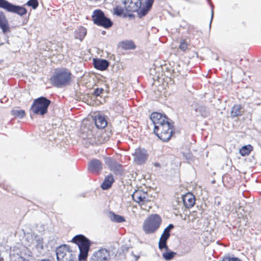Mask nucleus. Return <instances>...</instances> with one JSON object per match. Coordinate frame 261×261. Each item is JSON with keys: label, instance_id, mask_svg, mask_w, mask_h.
I'll use <instances>...</instances> for the list:
<instances>
[{"label": "nucleus", "instance_id": "1", "mask_svg": "<svg viewBox=\"0 0 261 261\" xmlns=\"http://www.w3.org/2000/svg\"><path fill=\"white\" fill-rule=\"evenodd\" d=\"M150 119L154 124V133L161 140L168 141L171 137L173 129L169 119L159 113H152Z\"/></svg>", "mask_w": 261, "mask_h": 261}, {"label": "nucleus", "instance_id": "2", "mask_svg": "<svg viewBox=\"0 0 261 261\" xmlns=\"http://www.w3.org/2000/svg\"><path fill=\"white\" fill-rule=\"evenodd\" d=\"M153 2L154 0H145L144 5H142L140 0H125L124 5L127 11H138L139 17H142L149 12Z\"/></svg>", "mask_w": 261, "mask_h": 261}, {"label": "nucleus", "instance_id": "3", "mask_svg": "<svg viewBox=\"0 0 261 261\" xmlns=\"http://www.w3.org/2000/svg\"><path fill=\"white\" fill-rule=\"evenodd\" d=\"M71 75V72L67 69H56L50 80L54 86L61 88L70 84Z\"/></svg>", "mask_w": 261, "mask_h": 261}, {"label": "nucleus", "instance_id": "4", "mask_svg": "<svg viewBox=\"0 0 261 261\" xmlns=\"http://www.w3.org/2000/svg\"><path fill=\"white\" fill-rule=\"evenodd\" d=\"M72 241L78 246L80 251L79 254V260H85L87 257L89 251L91 244L90 241L84 236L78 234L73 238Z\"/></svg>", "mask_w": 261, "mask_h": 261}, {"label": "nucleus", "instance_id": "5", "mask_svg": "<svg viewBox=\"0 0 261 261\" xmlns=\"http://www.w3.org/2000/svg\"><path fill=\"white\" fill-rule=\"evenodd\" d=\"M57 261H76L77 252L72 250L71 248L64 245L59 246L56 249Z\"/></svg>", "mask_w": 261, "mask_h": 261}, {"label": "nucleus", "instance_id": "6", "mask_svg": "<svg viewBox=\"0 0 261 261\" xmlns=\"http://www.w3.org/2000/svg\"><path fill=\"white\" fill-rule=\"evenodd\" d=\"M162 219L157 214H152L147 217L143 223V228L147 234L153 233L160 227Z\"/></svg>", "mask_w": 261, "mask_h": 261}, {"label": "nucleus", "instance_id": "7", "mask_svg": "<svg viewBox=\"0 0 261 261\" xmlns=\"http://www.w3.org/2000/svg\"><path fill=\"white\" fill-rule=\"evenodd\" d=\"M133 200L138 203L142 209L149 211L151 208V197L146 192L136 190L132 194Z\"/></svg>", "mask_w": 261, "mask_h": 261}, {"label": "nucleus", "instance_id": "8", "mask_svg": "<svg viewBox=\"0 0 261 261\" xmlns=\"http://www.w3.org/2000/svg\"><path fill=\"white\" fill-rule=\"evenodd\" d=\"M50 101L44 97H40L34 100L31 106V110L34 114L44 115L47 112Z\"/></svg>", "mask_w": 261, "mask_h": 261}, {"label": "nucleus", "instance_id": "9", "mask_svg": "<svg viewBox=\"0 0 261 261\" xmlns=\"http://www.w3.org/2000/svg\"><path fill=\"white\" fill-rule=\"evenodd\" d=\"M92 19L94 23L102 26L105 28H109L113 24L112 21L109 18L106 17L104 13L99 10H97L93 12Z\"/></svg>", "mask_w": 261, "mask_h": 261}, {"label": "nucleus", "instance_id": "10", "mask_svg": "<svg viewBox=\"0 0 261 261\" xmlns=\"http://www.w3.org/2000/svg\"><path fill=\"white\" fill-rule=\"evenodd\" d=\"M81 131V137L82 139V144L84 146L88 147L90 145L96 143V140L92 129L84 126L82 127Z\"/></svg>", "mask_w": 261, "mask_h": 261}, {"label": "nucleus", "instance_id": "11", "mask_svg": "<svg viewBox=\"0 0 261 261\" xmlns=\"http://www.w3.org/2000/svg\"><path fill=\"white\" fill-rule=\"evenodd\" d=\"M0 7L9 12L17 13L21 16L27 13V10L24 7L14 5L5 0H0Z\"/></svg>", "mask_w": 261, "mask_h": 261}, {"label": "nucleus", "instance_id": "12", "mask_svg": "<svg viewBox=\"0 0 261 261\" xmlns=\"http://www.w3.org/2000/svg\"><path fill=\"white\" fill-rule=\"evenodd\" d=\"M133 155L134 162L138 165L145 163L148 159L147 151L140 147L135 149Z\"/></svg>", "mask_w": 261, "mask_h": 261}, {"label": "nucleus", "instance_id": "13", "mask_svg": "<svg viewBox=\"0 0 261 261\" xmlns=\"http://www.w3.org/2000/svg\"><path fill=\"white\" fill-rule=\"evenodd\" d=\"M110 258L109 251L106 249H101L93 254L90 261H110Z\"/></svg>", "mask_w": 261, "mask_h": 261}, {"label": "nucleus", "instance_id": "14", "mask_svg": "<svg viewBox=\"0 0 261 261\" xmlns=\"http://www.w3.org/2000/svg\"><path fill=\"white\" fill-rule=\"evenodd\" d=\"M102 169V163L97 159H93L88 163V170L92 173H98Z\"/></svg>", "mask_w": 261, "mask_h": 261}, {"label": "nucleus", "instance_id": "15", "mask_svg": "<svg viewBox=\"0 0 261 261\" xmlns=\"http://www.w3.org/2000/svg\"><path fill=\"white\" fill-rule=\"evenodd\" d=\"M182 201L184 205L187 208L192 207L195 203V198L194 195L191 193H188L182 197Z\"/></svg>", "mask_w": 261, "mask_h": 261}, {"label": "nucleus", "instance_id": "16", "mask_svg": "<svg viewBox=\"0 0 261 261\" xmlns=\"http://www.w3.org/2000/svg\"><path fill=\"white\" fill-rule=\"evenodd\" d=\"M93 65L95 68L100 70H105L108 67L109 63L105 59H93Z\"/></svg>", "mask_w": 261, "mask_h": 261}, {"label": "nucleus", "instance_id": "17", "mask_svg": "<svg viewBox=\"0 0 261 261\" xmlns=\"http://www.w3.org/2000/svg\"><path fill=\"white\" fill-rule=\"evenodd\" d=\"M94 123L98 128H103L107 125V122L105 117L101 115L95 116Z\"/></svg>", "mask_w": 261, "mask_h": 261}, {"label": "nucleus", "instance_id": "18", "mask_svg": "<svg viewBox=\"0 0 261 261\" xmlns=\"http://www.w3.org/2000/svg\"><path fill=\"white\" fill-rule=\"evenodd\" d=\"M114 179L113 175H109L106 177L103 182L101 184V187L103 190L109 189L114 182Z\"/></svg>", "mask_w": 261, "mask_h": 261}, {"label": "nucleus", "instance_id": "19", "mask_svg": "<svg viewBox=\"0 0 261 261\" xmlns=\"http://www.w3.org/2000/svg\"><path fill=\"white\" fill-rule=\"evenodd\" d=\"M86 33L87 31L86 29L83 27H81L76 30L75 32V38L79 39L80 41H82L86 35Z\"/></svg>", "mask_w": 261, "mask_h": 261}, {"label": "nucleus", "instance_id": "20", "mask_svg": "<svg viewBox=\"0 0 261 261\" xmlns=\"http://www.w3.org/2000/svg\"><path fill=\"white\" fill-rule=\"evenodd\" d=\"M242 107L240 105H235L231 111V117H234L242 115Z\"/></svg>", "mask_w": 261, "mask_h": 261}, {"label": "nucleus", "instance_id": "21", "mask_svg": "<svg viewBox=\"0 0 261 261\" xmlns=\"http://www.w3.org/2000/svg\"><path fill=\"white\" fill-rule=\"evenodd\" d=\"M0 28L2 29L4 33L10 31L8 22L6 17L0 21Z\"/></svg>", "mask_w": 261, "mask_h": 261}, {"label": "nucleus", "instance_id": "22", "mask_svg": "<svg viewBox=\"0 0 261 261\" xmlns=\"http://www.w3.org/2000/svg\"><path fill=\"white\" fill-rule=\"evenodd\" d=\"M110 218L112 221L117 223H120L125 221V219L123 216L116 215L114 213H111Z\"/></svg>", "mask_w": 261, "mask_h": 261}, {"label": "nucleus", "instance_id": "23", "mask_svg": "<svg viewBox=\"0 0 261 261\" xmlns=\"http://www.w3.org/2000/svg\"><path fill=\"white\" fill-rule=\"evenodd\" d=\"M175 254V252L170 250L169 248H168V249H166V251L163 253V256L166 260H169L172 259Z\"/></svg>", "mask_w": 261, "mask_h": 261}, {"label": "nucleus", "instance_id": "24", "mask_svg": "<svg viewBox=\"0 0 261 261\" xmlns=\"http://www.w3.org/2000/svg\"><path fill=\"white\" fill-rule=\"evenodd\" d=\"M252 148V147L250 145L247 146H244L240 149V153L242 156L247 155L250 152Z\"/></svg>", "mask_w": 261, "mask_h": 261}, {"label": "nucleus", "instance_id": "25", "mask_svg": "<svg viewBox=\"0 0 261 261\" xmlns=\"http://www.w3.org/2000/svg\"><path fill=\"white\" fill-rule=\"evenodd\" d=\"M11 114L15 117L22 118L25 116V111L23 110L15 109L12 110Z\"/></svg>", "mask_w": 261, "mask_h": 261}, {"label": "nucleus", "instance_id": "26", "mask_svg": "<svg viewBox=\"0 0 261 261\" xmlns=\"http://www.w3.org/2000/svg\"><path fill=\"white\" fill-rule=\"evenodd\" d=\"M196 111L199 112L203 117H206L208 114L207 108L204 106H199L196 109Z\"/></svg>", "mask_w": 261, "mask_h": 261}, {"label": "nucleus", "instance_id": "27", "mask_svg": "<svg viewBox=\"0 0 261 261\" xmlns=\"http://www.w3.org/2000/svg\"><path fill=\"white\" fill-rule=\"evenodd\" d=\"M188 43L184 39H181L180 41V44L179 45V48L185 51L188 49Z\"/></svg>", "mask_w": 261, "mask_h": 261}, {"label": "nucleus", "instance_id": "28", "mask_svg": "<svg viewBox=\"0 0 261 261\" xmlns=\"http://www.w3.org/2000/svg\"><path fill=\"white\" fill-rule=\"evenodd\" d=\"M113 12L117 16H121L124 12V9L122 7L118 6L113 9Z\"/></svg>", "mask_w": 261, "mask_h": 261}, {"label": "nucleus", "instance_id": "29", "mask_svg": "<svg viewBox=\"0 0 261 261\" xmlns=\"http://www.w3.org/2000/svg\"><path fill=\"white\" fill-rule=\"evenodd\" d=\"M111 170L114 172H118L120 170V165L116 162L115 161H114L113 164L109 167Z\"/></svg>", "mask_w": 261, "mask_h": 261}, {"label": "nucleus", "instance_id": "30", "mask_svg": "<svg viewBox=\"0 0 261 261\" xmlns=\"http://www.w3.org/2000/svg\"><path fill=\"white\" fill-rule=\"evenodd\" d=\"M27 5L31 7L33 9H36L38 6V0H29L27 3Z\"/></svg>", "mask_w": 261, "mask_h": 261}, {"label": "nucleus", "instance_id": "31", "mask_svg": "<svg viewBox=\"0 0 261 261\" xmlns=\"http://www.w3.org/2000/svg\"><path fill=\"white\" fill-rule=\"evenodd\" d=\"M180 71V67L179 65H176L173 67L172 72L173 76H177Z\"/></svg>", "mask_w": 261, "mask_h": 261}, {"label": "nucleus", "instance_id": "32", "mask_svg": "<svg viewBox=\"0 0 261 261\" xmlns=\"http://www.w3.org/2000/svg\"><path fill=\"white\" fill-rule=\"evenodd\" d=\"M159 248L160 249L162 250L163 249H168V247L167 245V243L163 242L162 240H159Z\"/></svg>", "mask_w": 261, "mask_h": 261}, {"label": "nucleus", "instance_id": "33", "mask_svg": "<svg viewBox=\"0 0 261 261\" xmlns=\"http://www.w3.org/2000/svg\"><path fill=\"white\" fill-rule=\"evenodd\" d=\"M169 237H170V233H166L165 232H163V234H162V236L160 239V240H162L163 242L167 243V241L169 239Z\"/></svg>", "mask_w": 261, "mask_h": 261}, {"label": "nucleus", "instance_id": "34", "mask_svg": "<svg viewBox=\"0 0 261 261\" xmlns=\"http://www.w3.org/2000/svg\"><path fill=\"white\" fill-rule=\"evenodd\" d=\"M222 261H241L237 257H226Z\"/></svg>", "mask_w": 261, "mask_h": 261}, {"label": "nucleus", "instance_id": "35", "mask_svg": "<svg viewBox=\"0 0 261 261\" xmlns=\"http://www.w3.org/2000/svg\"><path fill=\"white\" fill-rule=\"evenodd\" d=\"M103 91V90L102 88H96V89L94 90L93 92V94L96 96H98L100 95L101 93H102Z\"/></svg>", "mask_w": 261, "mask_h": 261}, {"label": "nucleus", "instance_id": "36", "mask_svg": "<svg viewBox=\"0 0 261 261\" xmlns=\"http://www.w3.org/2000/svg\"><path fill=\"white\" fill-rule=\"evenodd\" d=\"M114 160L111 158H107L105 160L106 164L109 167L113 164Z\"/></svg>", "mask_w": 261, "mask_h": 261}, {"label": "nucleus", "instance_id": "37", "mask_svg": "<svg viewBox=\"0 0 261 261\" xmlns=\"http://www.w3.org/2000/svg\"><path fill=\"white\" fill-rule=\"evenodd\" d=\"M174 227L173 225L171 224H169L164 230V232L170 233V231Z\"/></svg>", "mask_w": 261, "mask_h": 261}, {"label": "nucleus", "instance_id": "38", "mask_svg": "<svg viewBox=\"0 0 261 261\" xmlns=\"http://www.w3.org/2000/svg\"><path fill=\"white\" fill-rule=\"evenodd\" d=\"M132 255L134 257L135 261H137L138 259L140 258L139 255H135V254H134L133 253H132Z\"/></svg>", "mask_w": 261, "mask_h": 261}, {"label": "nucleus", "instance_id": "39", "mask_svg": "<svg viewBox=\"0 0 261 261\" xmlns=\"http://www.w3.org/2000/svg\"><path fill=\"white\" fill-rule=\"evenodd\" d=\"M128 248L126 246H123L122 247V250L123 252H127L128 251Z\"/></svg>", "mask_w": 261, "mask_h": 261}, {"label": "nucleus", "instance_id": "40", "mask_svg": "<svg viewBox=\"0 0 261 261\" xmlns=\"http://www.w3.org/2000/svg\"><path fill=\"white\" fill-rule=\"evenodd\" d=\"M213 16H214V11H213V9H212V12H211V18L210 24V27L211 26V23L212 21Z\"/></svg>", "mask_w": 261, "mask_h": 261}, {"label": "nucleus", "instance_id": "41", "mask_svg": "<svg viewBox=\"0 0 261 261\" xmlns=\"http://www.w3.org/2000/svg\"><path fill=\"white\" fill-rule=\"evenodd\" d=\"M5 17V16L4 15L3 13L0 12V21Z\"/></svg>", "mask_w": 261, "mask_h": 261}, {"label": "nucleus", "instance_id": "42", "mask_svg": "<svg viewBox=\"0 0 261 261\" xmlns=\"http://www.w3.org/2000/svg\"><path fill=\"white\" fill-rule=\"evenodd\" d=\"M154 165L155 167H160V164L159 163H155L154 164Z\"/></svg>", "mask_w": 261, "mask_h": 261}, {"label": "nucleus", "instance_id": "43", "mask_svg": "<svg viewBox=\"0 0 261 261\" xmlns=\"http://www.w3.org/2000/svg\"><path fill=\"white\" fill-rule=\"evenodd\" d=\"M37 247H41V248H42V246L41 244H40L39 243H37Z\"/></svg>", "mask_w": 261, "mask_h": 261}, {"label": "nucleus", "instance_id": "44", "mask_svg": "<svg viewBox=\"0 0 261 261\" xmlns=\"http://www.w3.org/2000/svg\"><path fill=\"white\" fill-rule=\"evenodd\" d=\"M39 261H50V260H49L48 259H41V260H40Z\"/></svg>", "mask_w": 261, "mask_h": 261}]
</instances>
